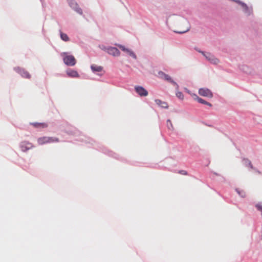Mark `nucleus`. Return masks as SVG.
<instances>
[{"mask_svg": "<svg viewBox=\"0 0 262 262\" xmlns=\"http://www.w3.org/2000/svg\"><path fill=\"white\" fill-rule=\"evenodd\" d=\"M59 142V139L56 137H42L37 139V143L39 145L51 143Z\"/></svg>", "mask_w": 262, "mask_h": 262, "instance_id": "nucleus-2", "label": "nucleus"}, {"mask_svg": "<svg viewBox=\"0 0 262 262\" xmlns=\"http://www.w3.org/2000/svg\"><path fill=\"white\" fill-rule=\"evenodd\" d=\"M14 70L18 73L20 74L24 78L28 79H30L31 78V75L24 69H21L19 67H15L14 68Z\"/></svg>", "mask_w": 262, "mask_h": 262, "instance_id": "nucleus-6", "label": "nucleus"}, {"mask_svg": "<svg viewBox=\"0 0 262 262\" xmlns=\"http://www.w3.org/2000/svg\"><path fill=\"white\" fill-rule=\"evenodd\" d=\"M243 162L246 166L249 167L251 169H253V167L251 161L248 159H244Z\"/></svg>", "mask_w": 262, "mask_h": 262, "instance_id": "nucleus-16", "label": "nucleus"}, {"mask_svg": "<svg viewBox=\"0 0 262 262\" xmlns=\"http://www.w3.org/2000/svg\"><path fill=\"white\" fill-rule=\"evenodd\" d=\"M198 102H199V103H202V104H206V105H207L209 106H211L212 105L211 103L206 101L205 100H204V99L200 98L198 100Z\"/></svg>", "mask_w": 262, "mask_h": 262, "instance_id": "nucleus-19", "label": "nucleus"}, {"mask_svg": "<svg viewBox=\"0 0 262 262\" xmlns=\"http://www.w3.org/2000/svg\"><path fill=\"white\" fill-rule=\"evenodd\" d=\"M60 37L63 41H67L69 40V38L68 35L62 32L60 33Z\"/></svg>", "mask_w": 262, "mask_h": 262, "instance_id": "nucleus-18", "label": "nucleus"}, {"mask_svg": "<svg viewBox=\"0 0 262 262\" xmlns=\"http://www.w3.org/2000/svg\"><path fill=\"white\" fill-rule=\"evenodd\" d=\"M102 49L105 50L109 54L112 55L114 56H118L120 55V52L115 47H110L107 49L102 48Z\"/></svg>", "mask_w": 262, "mask_h": 262, "instance_id": "nucleus-8", "label": "nucleus"}, {"mask_svg": "<svg viewBox=\"0 0 262 262\" xmlns=\"http://www.w3.org/2000/svg\"><path fill=\"white\" fill-rule=\"evenodd\" d=\"M61 56L63 57L64 63L69 66H74L76 63V60L73 55H68L66 52L61 53Z\"/></svg>", "mask_w": 262, "mask_h": 262, "instance_id": "nucleus-1", "label": "nucleus"}, {"mask_svg": "<svg viewBox=\"0 0 262 262\" xmlns=\"http://www.w3.org/2000/svg\"><path fill=\"white\" fill-rule=\"evenodd\" d=\"M118 47L120 49H121L123 51L126 53V54H127L128 55H129L130 56H132L134 59H136V58H137L136 55L132 50H130L127 48H126L124 46L121 45H118Z\"/></svg>", "mask_w": 262, "mask_h": 262, "instance_id": "nucleus-10", "label": "nucleus"}, {"mask_svg": "<svg viewBox=\"0 0 262 262\" xmlns=\"http://www.w3.org/2000/svg\"><path fill=\"white\" fill-rule=\"evenodd\" d=\"M158 74L160 78L172 83L173 85L177 86V89H178L179 86L177 83L174 82L169 75L165 74L163 72H159Z\"/></svg>", "mask_w": 262, "mask_h": 262, "instance_id": "nucleus-3", "label": "nucleus"}, {"mask_svg": "<svg viewBox=\"0 0 262 262\" xmlns=\"http://www.w3.org/2000/svg\"><path fill=\"white\" fill-rule=\"evenodd\" d=\"M167 122H168L170 123V125H172V124H171V121H170L169 120H168L167 121Z\"/></svg>", "mask_w": 262, "mask_h": 262, "instance_id": "nucleus-26", "label": "nucleus"}, {"mask_svg": "<svg viewBox=\"0 0 262 262\" xmlns=\"http://www.w3.org/2000/svg\"><path fill=\"white\" fill-rule=\"evenodd\" d=\"M191 96L193 97V98L194 100H196V101H198V99L200 98V97H199L198 96V95H196V94H193V93H192V94H191Z\"/></svg>", "mask_w": 262, "mask_h": 262, "instance_id": "nucleus-23", "label": "nucleus"}, {"mask_svg": "<svg viewBox=\"0 0 262 262\" xmlns=\"http://www.w3.org/2000/svg\"><path fill=\"white\" fill-rule=\"evenodd\" d=\"M236 2L237 3H239V4H241V5L242 6V7L243 8V9H244L246 11L248 9L247 6L245 4H244V3H242V2H239V1H236Z\"/></svg>", "mask_w": 262, "mask_h": 262, "instance_id": "nucleus-21", "label": "nucleus"}, {"mask_svg": "<svg viewBox=\"0 0 262 262\" xmlns=\"http://www.w3.org/2000/svg\"><path fill=\"white\" fill-rule=\"evenodd\" d=\"M186 23H187L186 22ZM189 28H190V27H189L188 24H187V25L184 29L182 30L175 31V32L177 33H178L182 34V33H184L187 32L189 30Z\"/></svg>", "mask_w": 262, "mask_h": 262, "instance_id": "nucleus-17", "label": "nucleus"}, {"mask_svg": "<svg viewBox=\"0 0 262 262\" xmlns=\"http://www.w3.org/2000/svg\"><path fill=\"white\" fill-rule=\"evenodd\" d=\"M30 124L34 127L38 128H43L48 126V124L46 123L33 122L30 123Z\"/></svg>", "mask_w": 262, "mask_h": 262, "instance_id": "nucleus-12", "label": "nucleus"}, {"mask_svg": "<svg viewBox=\"0 0 262 262\" xmlns=\"http://www.w3.org/2000/svg\"><path fill=\"white\" fill-rule=\"evenodd\" d=\"M66 73L69 77L73 78L79 77V75L78 74V72L75 70L69 69L67 71Z\"/></svg>", "mask_w": 262, "mask_h": 262, "instance_id": "nucleus-11", "label": "nucleus"}, {"mask_svg": "<svg viewBox=\"0 0 262 262\" xmlns=\"http://www.w3.org/2000/svg\"><path fill=\"white\" fill-rule=\"evenodd\" d=\"M136 92L141 97H145L148 95V92L143 87L141 86H136L135 88Z\"/></svg>", "mask_w": 262, "mask_h": 262, "instance_id": "nucleus-5", "label": "nucleus"}, {"mask_svg": "<svg viewBox=\"0 0 262 262\" xmlns=\"http://www.w3.org/2000/svg\"><path fill=\"white\" fill-rule=\"evenodd\" d=\"M238 194H240L242 197H245L246 196V193L245 192L243 191L241 193L239 191H237Z\"/></svg>", "mask_w": 262, "mask_h": 262, "instance_id": "nucleus-24", "label": "nucleus"}, {"mask_svg": "<svg viewBox=\"0 0 262 262\" xmlns=\"http://www.w3.org/2000/svg\"><path fill=\"white\" fill-rule=\"evenodd\" d=\"M178 173L179 174H182V175H187L188 173L185 170H181L178 171Z\"/></svg>", "mask_w": 262, "mask_h": 262, "instance_id": "nucleus-22", "label": "nucleus"}, {"mask_svg": "<svg viewBox=\"0 0 262 262\" xmlns=\"http://www.w3.org/2000/svg\"><path fill=\"white\" fill-rule=\"evenodd\" d=\"M92 70L95 72H101L103 70V68L101 66H98L95 64H93L91 66Z\"/></svg>", "mask_w": 262, "mask_h": 262, "instance_id": "nucleus-14", "label": "nucleus"}, {"mask_svg": "<svg viewBox=\"0 0 262 262\" xmlns=\"http://www.w3.org/2000/svg\"><path fill=\"white\" fill-rule=\"evenodd\" d=\"M33 147V144L28 141L21 142L20 144V148L22 151L26 152Z\"/></svg>", "mask_w": 262, "mask_h": 262, "instance_id": "nucleus-4", "label": "nucleus"}, {"mask_svg": "<svg viewBox=\"0 0 262 262\" xmlns=\"http://www.w3.org/2000/svg\"><path fill=\"white\" fill-rule=\"evenodd\" d=\"M199 94L202 96L211 98L212 97V92L208 89L201 88L199 90Z\"/></svg>", "mask_w": 262, "mask_h": 262, "instance_id": "nucleus-7", "label": "nucleus"}, {"mask_svg": "<svg viewBox=\"0 0 262 262\" xmlns=\"http://www.w3.org/2000/svg\"><path fill=\"white\" fill-rule=\"evenodd\" d=\"M185 90L186 92H187L188 94L191 95L192 93H191L187 89L185 88Z\"/></svg>", "mask_w": 262, "mask_h": 262, "instance_id": "nucleus-25", "label": "nucleus"}, {"mask_svg": "<svg viewBox=\"0 0 262 262\" xmlns=\"http://www.w3.org/2000/svg\"><path fill=\"white\" fill-rule=\"evenodd\" d=\"M206 58L211 63L213 64H217L219 62L218 59L215 58L213 55L209 53H204L202 52Z\"/></svg>", "mask_w": 262, "mask_h": 262, "instance_id": "nucleus-9", "label": "nucleus"}, {"mask_svg": "<svg viewBox=\"0 0 262 262\" xmlns=\"http://www.w3.org/2000/svg\"><path fill=\"white\" fill-rule=\"evenodd\" d=\"M70 6L71 7H72L73 9H74L75 10V11L77 12H78V13H79L80 14H81L82 13V10L78 7L77 4L72 3V4H70Z\"/></svg>", "mask_w": 262, "mask_h": 262, "instance_id": "nucleus-15", "label": "nucleus"}, {"mask_svg": "<svg viewBox=\"0 0 262 262\" xmlns=\"http://www.w3.org/2000/svg\"><path fill=\"white\" fill-rule=\"evenodd\" d=\"M176 96L178 98H179L181 100L184 99V95H183V93L181 92L178 91L176 93Z\"/></svg>", "mask_w": 262, "mask_h": 262, "instance_id": "nucleus-20", "label": "nucleus"}, {"mask_svg": "<svg viewBox=\"0 0 262 262\" xmlns=\"http://www.w3.org/2000/svg\"><path fill=\"white\" fill-rule=\"evenodd\" d=\"M156 103L161 107L167 108L168 107V104L164 101H162L160 99H156L155 100Z\"/></svg>", "mask_w": 262, "mask_h": 262, "instance_id": "nucleus-13", "label": "nucleus"}]
</instances>
